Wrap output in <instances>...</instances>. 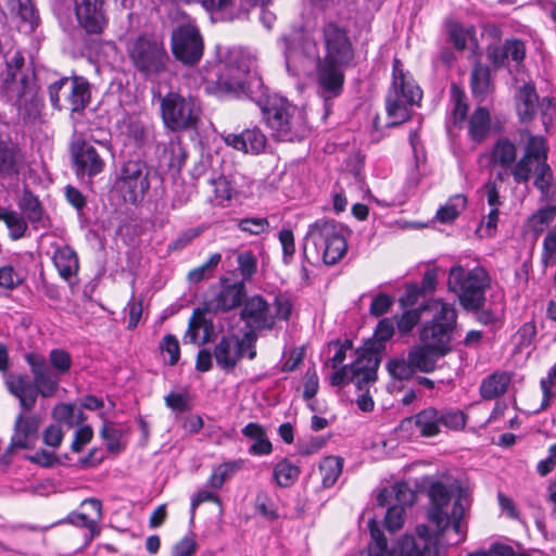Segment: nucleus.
Segmentation results:
<instances>
[{"mask_svg": "<svg viewBox=\"0 0 556 556\" xmlns=\"http://www.w3.org/2000/svg\"><path fill=\"white\" fill-rule=\"evenodd\" d=\"M240 319L248 328L247 332L253 334L262 330H271L275 326V316L270 312V305L260 294L247 295L241 306Z\"/></svg>", "mask_w": 556, "mask_h": 556, "instance_id": "22", "label": "nucleus"}, {"mask_svg": "<svg viewBox=\"0 0 556 556\" xmlns=\"http://www.w3.org/2000/svg\"><path fill=\"white\" fill-rule=\"evenodd\" d=\"M0 220H3L10 231L13 240H18L25 236L27 222L25 217L13 210H5L0 206Z\"/></svg>", "mask_w": 556, "mask_h": 556, "instance_id": "42", "label": "nucleus"}, {"mask_svg": "<svg viewBox=\"0 0 556 556\" xmlns=\"http://www.w3.org/2000/svg\"><path fill=\"white\" fill-rule=\"evenodd\" d=\"M466 198L462 194L452 197L444 206L437 212V218L442 223L454 220L466 206Z\"/></svg>", "mask_w": 556, "mask_h": 556, "instance_id": "50", "label": "nucleus"}, {"mask_svg": "<svg viewBox=\"0 0 556 556\" xmlns=\"http://www.w3.org/2000/svg\"><path fill=\"white\" fill-rule=\"evenodd\" d=\"M212 323L207 321L200 308L194 309L189 319L188 330L184 337L185 343L204 344L208 340Z\"/></svg>", "mask_w": 556, "mask_h": 556, "instance_id": "35", "label": "nucleus"}, {"mask_svg": "<svg viewBox=\"0 0 556 556\" xmlns=\"http://www.w3.org/2000/svg\"><path fill=\"white\" fill-rule=\"evenodd\" d=\"M422 98L420 88L415 84L409 72L404 71L400 59L394 58L392 64V87L386 99V109L391 125H399L409 118L410 108Z\"/></svg>", "mask_w": 556, "mask_h": 556, "instance_id": "10", "label": "nucleus"}, {"mask_svg": "<svg viewBox=\"0 0 556 556\" xmlns=\"http://www.w3.org/2000/svg\"><path fill=\"white\" fill-rule=\"evenodd\" d=\"M126 53L132 67L147 78L167 71L169 55L164 39L159 35L143 33L129 39Z\"/></svg>", "mask_w": 556, "mask_h": 556, "instance_id": "8", "label": "nucleus"}, {"mask_svg": "<svg viewBox=\"0 0 556 556\" xmlns=\"http://www.w3.org/2000/svg\"><path fill=\"white\" fill-rule=\"evenodd\" d=\"M160 349L169 355L168 364L174 366L179 361L180 349L179 342L174 334H166L160 343Z\"/></svg>", "mask_w": 556, "mask_h": 556, "instance_id": "60", "label": "nucleus"}, {"mask_svg": "<svg viewBox=\"0 0 556 556\" xmlns=\"http://www.w3.org/2000/svg\"><path fill=\"white\" fill-rule=\"evenodd\" d=\"M382 351L383 345L379 342H365L364 346L357 350L356 359L349 365L351 381L356 384L359 391L368 392V386L377 380V370Z\"/></svg>", "mask_w": 556, "mask_h": 556, "instance_id": "19", "label": "nucleus"}, {"mask_svg": "<svg viewBox=\"0 0 556 556\" xmlns=\"http://www.w3.org/2000/svg\"><path fill=\"white\" fill-rule=\"evenodd\" d=\"M75 410V405L70 403H60L53 408L52 416L55 420L72 427L76 421Z\"/></svg>", "mask_w": 556, "mask_h": 556, "instance_id": "61", "label": "nucleus"}, {"mask_svg": "<svg viewBox=\"0 0 556 556\" xmlns=\"http://www.w3.org/2000/svg\"><path fill=\"white\" fill-rule=\"evenodd\" d=\"M160 109L165 128L175 132L197 128L202 112L195 98L176 91L160 98Z\"/></svg>", "mask_w": 556, "mask_h": 556, "instance_id": "14", "label": "nucleus"}, {"mask_svg": "<svg viewBox=\"0 0 556 556\" xmlns=\"http://www.w3.org/2000/svg\"><path fill=\"white\" fill-rule=\"evenodd\" d=\"M227 64L229 74L227 77L220 75L217 79L219 87L237 97H247L255 102L263 111L267 99V90L256 73H251L252 61L247 58L240 49H231L228 52Z\"/></svg>", "mask_w": 556, "mask_h": 556, "instance_id": "5", "label": "nucleus"}, {"mask_svg": "<svg viewBox=\"0 0 556 556\" xmlns=\"http://www.w3.org/2000/svg\"><path fill=\"white\" fill-rule=\"evenodd\" d=\"M534 186L539 189L543 197L549 198L553 195L554 174L547 162L536 164Z\"/></svg>", "mask_w": 556, "mask_h": 556, "instance_id": "46", "label": "nucleus"}, {"mask_svg": "<svg viewBox=\"0 0 556 556\" xmlns=\"http://www.w3.org/2000/svg\"><path fill=\"white\" fill-rule=\"evenodd\" d=\"M54 265L62 278L70 280L79 268L76 252L68 245L56 249L53 255Z\"/></svg>", "mask_w": 556, "mask_h": 556, "instance_id": "36", "label": "nucleus"}, {"mask_svg": "<svg viewBox=\"0 0 556 556\" xmlns=\"http://www.w3.org/2000/svg\"><path fill=\"white\" fill-rule=\"evenodd\" d=\"M237 226L241 231L253 236H260L269 230V222L266 217L241 218L238 220Z\"/></svg>", "mask_w": 556, "mask_h": 556, "instance_id": "52", "label": "nucleus"}, {"mask_svg": "<svg viewBox=\"0 0 556 556\" xmlns=\"http://www.w3.org/2000/svg\"><path fill=\"white\" fill-rule=\"evenodd\" d=\"M343 468V458L327 456L319 464L321 482L325 488H331L337 482Z\"/></svg>", "mask_w": 556, "mask_h": 556, "instance_id": "41", "label": "nucleus"}, {"mask_svg": "<svg viewBox=\"0 0 556 556\" xmlns=\"http://www.w3.org/2000/svg\"><path fill=\"white\" fill-rule=\"evenodd\" d=\"M490 287L488 271L476 266L465 269L462 265H454L448 271V291L456 294L464 309L477 312L485 304V291Z\"/></svg>", "mask_w": 556, "mask_h": 556, "instance_id": "9", "label": "nucleus"}, {"mask_svg": "<svg viewBox=\"0 0 556 556\" xmlns=\"http://www.w3.org/2000/svg\"><path fill=\"white\" fill-rule=\"evenodd\" d=\"M227 146L245 153L260 154L266 147V137L257 127L245 129L240 134H228L224 137Z\"/></svg>", "mask_w": 556, "mask_h": 556, "instance_id": "27", "label": "nucleus"}, {"mask_svg": "<svg viewBox=\"0 0 556 556\" xmlns=\"http://www.w3.org/2000/svg\"><path fill=\"white\" fill-rule=\"evenodd\" d=\"M526 56V46L520 39H507L503 45H490L488 59L495 67H501L507 61L520 64Z\"/></svg>", "mask_w": 556, "mask_h": 556, "instance_id": "26", "label": "nucleus"}, {"mask_svg": "<svg viewBox=\"0 0 556 556\" xmlns=\"http://www.w3.org/2000/svg\"><path fill=\"white\" fill-rule=\"evenodd\" d=\"M263 116L273 137L279 141L292 142L307 134L304 112L286 98L273 96L267 99L263 106Z\"/></svg>", "mask_w": 556, "mask_h": 556, "instance_id": "7", "label": "nucleus"}, {"mask_svg": "<svg viewBox=\"0 0 556 556\" xmlns=\"http://www.w3.org/2000/svg\"><path fill=\"white\" fill-rule=\"evenodd\" d=\"M197 548L198 544L193 534L186 535L175 544L172 556H193Z\"/></svg>", "mask_w": 556, "mask_h": 556, "instance_id": "64", "label": "nucleus"}, {"mask_svg": "<svg viewBox=\"0 0 556 556\" xmlns=\"http://www.w3.org/2000/svg\"><path fill=\"white\" fill-rule=\"evenodd\" d=\"M150 169L142 160L123 162L115 179V187L125 202L137 204L150 188Z\"/></svg>", "mask_w": 556, "mask_h": 556, "instance_id": "15", "label": "nucleus"}, {"mask_svg": "<svg viewBox=\"0 0 556 556\" xmlns=\"http://www.w3.org/2000/svg\"><path fill=\"white\" fill-rule=\"evenodd\" d=\"M548 146L542 136L530 135L523 154L518 160L513 172V180L516 185L528 184L532 174V163L547 162Z\"/></svg>", "mask_w": 556, "mask_h": 556, "instance_id": "23", "label": "nucleus"}, {"mask_svg": "<svg viewBox=\"0 0 556 556\" xmlns=\"http://www.w3.org/2000/svg\"><path fill=\"white\" fill-rule=\"evenodd\" d=\"M540 384L543 392L541 409H545L551 405L553 399L555 397L553 387L556 386V363L549 369L547 376L541 379Z\"/></svg>", "mask_w": 556, "mask_h": 556, "instance_id": "57", "label": "nucleus"}, {"mask_svg": "<svg viewBox=\"0 0 556 556\" xmlns=\"http://www.w3.org/2000/svg\"><path fill=\"white\" fill-rule=\"evenodd\" d=\"M273 475L278 485L288 488L298 480L300 469L288 459H282L274 467Z\"/></svg>", "mask_w": 556, "mask_h": 556, "instance_id": "44", "label": "nucleus"}, {"mask_svg": "<svg viewBox=\"0 0 556 556\" xmlns=\"http://www.w3.org/2000/svg\"><path fill=\"white\" fill-rule=\"evenodd\" d=\"M47 92L54 110H67L72 115L83 113L91 101L90 84L78 75L60 77L48 85Z\"/></svg>", "mask_w": 556, "mask_h": 556, "instance_id": "13", "label": "nucleus"}, {"mask_svg": "<svg viewBox=\"0 0 556 556\" xmlns=\"http://www.w3.org/2000/svg\"><path fill=\"white\" fill-rule=\"evenodd\" d=\"M488 160L489 167L495 172V179L504 182L509 176L513 177L514 167L518 162L517 143L506 136L498 137L490 150L481 155Z\"/></svg>", "mask_w": 556, "mask_h": 556, "instance_id": "20", "label": "nucleus"}, {"mask_svg": "<svg viewBox=\"0 0 556 556\" xmlns=\"http://www.w3.org/2000/svg\"><path fill=\"white\" fill-rule=\"evenodd\" d=\"M71 154L78 177L92 178L104 170L105 161L97 148L86 141L77 140L72 144Z\"/></svg>", "mask_w": 556, "mask_h": 556, "instance_id": "24", "label": "nucleus"}, {"mask_svg": "<svg viewBox=\"0 0 556 556\" xmlns=\"http://www.w3.org/2000/svg\"><path fill=\"white\" fill-rule=\"evenodd\" d=\"M257 334L244 332L238 336H223L214 349V358L219 368L226 371L235 369L237 364L247 353L249 359L256 357Z\"/></svg>", "mask_w": 556, "mask_h": 556, "instance_id": "17", "label": "nucleus"}, {"mask_svg": "<svg viewBox=\"0 0 556 556\" xmlns=\"http://www.w3.org/2000/svg\"><path fill=\"white\" fill-rule=\"evenodd\" d=\"M388 507L386 518H384V526L386 528L391 531L395 532L400 530L404 525V508L399 505H391Z\"/></svg>", "mask_w": 556, "mask_h": 556, "instance_id": "59", "label": "nucleus"}, {"mask_svg": "<svg viewBox=\"0 0 556 556\" xmlns=\"http://www.w3.org/2000/svg\"><path fill=\"white\" fill-rule=\"evenodd\" d=\"M491 127L490 112L482 106L477 108L469 119V136L476 142H482Z\"/></svg>", "mask_w": 556, "mask_h": 556, "instance_id": "38", "label": "nucleus"}, {"mask_svg": "<svg viewBox=\"0 0 556 556\" xmlns=\"http://www.w3.org/2000/svg\"><path fill=\"white\" fill-rule=\"evenodd\" d=\"M75 15L79 26L89 35L102 34L109 24L103 0H76Z\"/></svg>", "mask_w": 556, "mask_h": 556, "instance_id": "25", "label": "nucleus"}, {"mask_svg": "<svg viewBox=\"0 0 556 556\" xmlns=\"http://www.w3.org/2000/svg\"><path fill=\"white\" fill-rule=\"evenodd\" d=\"M18 208L22 211L25 218L33 225L42 222L43 208L36 195L29 190H24L21 199L17 202Z\"/></svg>", "mask_w": 556, "mask_h": 556, "instance_id": "40", "label": "nucleus"}, {"mask_svg": "<svg viewBox=\"0 0 556 556\" xmlns=\"http://www.w3.org/2000/svg\"><path fill=\"white\" fill-rule=\"evenodd\" d=\"M538 109H540L541 119L546 131H549V127L553 125L556 118V105L553 99L545 97L541 100Z\"/></svg>", "mask_w": 556, "mask_h": 556, "instance_id": "62", "label": "nucleus"}, {"mask_svg": "<svg viewBox=\"0 0 556 556\" xmlns=\"http://www.w3.org/2000/svg\"><path fill=\"white\" fill-rule=\"evenodd\" d=\"M172 52L184 65L198 64L204 52V40L197 25L186 23L177 26L170 38Z\"/></svg>", "mask_w": 556, "mask_h": 556, "instance_id": "18", "label": "nucleus"}, {"mask_svg": "<svg viewBox=\"0 0 556 556\" xmlns=\"http://www.w3.org/2000/svg\"><path fill=\"white\" fill-rule=\"evenodd\" d=\"M100 434L105 441L109 452L117 454L124 450V445L121 443L122 434L118 429L104 425Z\"/></svg>", "mask_w": 556, "mask_h": 556, "instance_id": "58", "label": "nucleus"}, {"mask_svg": "<svg viewBox=\"0 0 556 556\" xmlns=\"http://www.w3.org/2000/svg\"><path fill=\"white\" fill-rule=\"evenodd\" d=\"M424 309L432 312L433 316L422 327L420 341L446 355L451 351L452 332L456 326V309L441 299L428 301Z\"/></svg>", "mask_w": 556, "mask_h": 556, "instance_id": "12", "label": "nucleus"}, {"mask_svg": "<svg viewBox=\"0 0 556 556\" xmlns=\"http://www.w3.org/2000/svg\"><path fill=\"white\" fill-rule=\"evenodd\" d=\"M510 383L506 372H496L482 380L480 394L484 400H493L504 394Z\"/></svg>", "mask_w": 556, "mask_h": 556, "instance_id": "37", "label": "nucleus"}, {"mask_svg": "<svg viewBox=\"0 0 556 556\" xmlns=\"http://www.w3.org/2000/svg\"><path fill=\"white\" fill-rule=\"evenodd\" d=\"M83 506H89L94 511V517H89L85 513H71L66 520L73 526L85 528L89 531V540L100 533L98 523L102 518V503L98 498H87L83 502Z\"/></svg>", "mask_w": 556, "mask_h": 556, "instance_id": "30", "label": "nucleus"}, {"mask_svg": "<svg viewBox=\"0 0 556 556\" xmlns=\"http://www.w3.org/2000/svg\"><path fill=\"white\" fill-rule=\"evenodd\" d=\"M324 54L315 40L300 36L283 37L286 66L292 75L305 72L306 63H315V81L318 96L327 103L341 94L345 71L354 60V48L346 29L336 22H326L321 29Z\"/></svg>", "mask_w": 556, "mask_h": 556, "instance_id": "1", "label": "nucleus"}, {"mask_svg": "<svg viewBox=\"0 0 556 556\" xmlns=\"http://www.w3.org/2000/svg\"><path fill=\"white\" fill-rule=\"evenodd\" d=\"M349 229L327 218L309 225L303 244V256L309 263L323 261L326 265L337 264L346 253Z\"/></svg>", "mask_w": 556, "mask_h": 556, "instance_id": "4", "label": "nucleus"}, {"mask_svg": "<svg viewBox=\"0 0 556 556\" xmlns=\"http://www.w3.org/2000/svg\"><path fill=\"white\" fill-rule=\"evenodd\" d=\"M11 13L16 14L22 22L33 30L39 24V15L33 0H5Z\"/></svg>", "mask_w": 556, "mask_h": 556, "instance_id": "39", "label": "nucleus"}, {"mask_svg": "<svg viewBox=\"0 0 556 556\" xmlns=\"http://www.w3.org/2000/svg\"><path fill=\"white\" fill-rule=\"evenodd\" d=\"M407 421L414 422L421 437L432 438L441 432L442 427L450 430L463 429L466 425V417L458 409H437L429 406L408 418Z\"/></svg>", "mask_w": 556, "mask_h": 556, "instance_id": "16", "label": "nucleus"}, {"mask_svg": "<svg viewBox=\"0 0 556 556\" xmlns=\"http://www.w3.org/2000/svg\"><path fill=\"white\" fill-rule=\"evenodd\" d=\"M49 367L55 374L62 378L67 375L72 368V356L71 354L63 349H53L49 352Z\"/></svg>", "mask_w": 556, "mask_h": 556, "instance_id": "49", "label": "nucleus"}, {"mask_svg": "<svg viewBox=\"0 0 556 556\" xmlns=\"http://www.w3.org/2000/svg\"><path fill=\"white\" fill-rule=\"evenodd\" d=\"M415 500V492L405 482H397L390 489H383L377 495V503L381 507L391 504L402 506L405 509V506L414 504Z\"/></svg>", "mask_w": 556, "mask_h": 556, "instance_id": "33", "label": "nucleus"}, {"mask_svg": "<svg viewBox=\"0 0 556 556\" xmlns=\"http://www.w3.org/2000/svg\"><path fill=\"white\" fill-rule=\"evenodd\" d=\"M23 278L10 265L0 267V287L12 290L21 285Z\"/></svg>", "mask_w": 556, "mask_h": 556, "instance_id": "63", "label": "nucleus"}, {"mask_svg": "<svg viewBox=\"0 0 556 556\" xmlns=\"http://www.w3.org/2000/svg\"><path fill=\"white\" fill-rule=\"evenodd\" d=\"M0 92L18 110L23 119H35L42 106L35 70L26 64L21 51L8 54L0 74Z\"/></svg>", "mask_w": 556, "mask_h": 556, "instance_id": "2", "label": "nucleus"}, {"mask_svg": "<svg viewBox=\"0 0 556 556\" xmlns=\"http://www.w3.org/2000/svg\"><path fill=\"white\" fill-rule=\"evenodd\" d=\"M247 298L244 281L231 282L226 277H220L217 289L212 296L204 302V311L212 314L229 313L241 307Z\"/></svg>", "mask_w": 556, "mask_h": 556, "instance_id": "21", "label": "nucleus"}, {"mask_svg": "<svg viewBox=\"0 0 556 556\" xmlns=\"http://www.w3.org/2000/svg\"><path fill=\"white\" fill-rule=\"evenodd\" d=\"M241 432L245 438L253 440V444L249 447L251 455H269L273 452L271 442L267 438L266 430L262 425L249 422Z\"/></svg>", "mask_w": 556, "mask_h": 556, "instance_id": "34", "label": "nucleus"}, {"mask_svg": "<svg viewBox=\"0 0 556 556\" xmlns=\"http://www.w3.org/2000/svg\"><path fill=\"white\" fill-rule=\"evenodd\" d=\"M33 378L25 374H9L5 378L8 391L18 399L23 410L34 409L37 397H52L56 394L61 378L50 369L45 356L29 352L24 356Z\"/></svg>", "mask_w": 556, "mask_h": 556, "instance_id": "3", "label": "nucleus"}, {"mask_svg": "<svg viewBox=\"0 0 556 556\" xmlns=\"http://www.w3.org/2000/svg\"><path fill=\"white\" fill-rule=\"evenodd\" d=\"M410 365L416 371L429 374L437 368L439 358L445 356L440 349H433L425 343L414 345L407 353Z\"/></svg>", "mask_w": 556, "mask_h": 556, "instance_id": "29", "label": "nucleus"}, {"mask_svg": "<svg viewBox=\"0 0 556 556\" xmlns=\"http://www.w3.org/2000/svg\"><path fill=\"white\" fill-rule=\"evenodd\" d=\"M238 269L243 280H250L257 269V260L251 251H244L237 257Z\"/></svg>", "mask_w": 556, "mask_h": 556, "instance_id": "55", "label": "nucleus"}, {"mask_svg": "<svg viewBox=\"0 0 556 556\" xmlns=\"http://www.w3.org/2000/svg\"><path fill=\"white\" fill-rule=\"evenodd\" d=\"M453 110L452 117L454 124H460L465 121L468 112V105L466 102V94L455 85L451 89Z\"/></svg>", "mask_w": 556, "mask_h": 556, "instance_id": "51", "label": "nucleus"}, {"mask_svg": "<svg viewBox=\"0 0 556 556\" xmlns=\"http://www.w3.org/2000/svg\"><path fill=\"white\" fill-rule=\"evenodd\" d=\"M25 166V157L21 149L5 140L0 139V178H16Z\"/></svg>", "mask_w": 556, "mask_h": 556, "instance_id": "28", "label": "nucleus"}, {"mask_svg": "<svg viewBox=\"0 0 556 556\" xmlns=\"http://www.w3.org/2000/svg\"><path fill=\"white\" fill-rule=\"evenodd\" d=\"M542 264L545 267L556 264V225L551 229L543 241Z\"/></svg>", "mask_w": 556, "mask_h": 556, "instance_id": "56", "label": "nucleus"}, {"mask_svg": "<svg viewBox=\"0 0 556 556\" xmlns=\"http://www.w3.org/2000/svg\"><path fill=\"white\" fill-rule=\"evenodd\" d=\"M198 2L212 14H219L223 18L233 20L239 17V12L233 11L235 0H198Z\"/></svg>", "mask_w": 556, "mask_h": 556, "instance_id": "48", "label": "nucleus"}, {"mask_svg": "<svg viewBox=\"0 0 556 556\" xmlns=\"http://www.w3.org/2000/svg\"><path fill=\"white\" fill-rule=\"evenodd\" d=\"M121 136L124 144L129 143L135 147H141L146 139V130L139 121H123L121 127Z\"/></svg>", "mask_w": 556, "mask_h": 556, "instance_id": "45", "label": "nucleus"}, {"mask_svg": "<svg viewBox=\"0 0 556 556\" xmlns=\"http://www.w3.org/2000/svg\"><path fill=\"white\" fill-rule=\"evenodd\" d=\"M540 102L535 87L532 84H525L520 87L516 93V108L519 119L522 123L531 122L535 116Z\"/></svg>", "mask_w": 556, "mask_h": 556, "instance_id": "32", "label": "nucleus"}, {"mask_svg": "<svg viewBox=\"0 0 556 556\" xmlns=\"http://www.w3.org/2000/svg\"><path fill=\"white\" fill-rule=\"evenodd\" d=\"M372 544L369 546L368 556H438V540L430 533L426 525L416 527V536L403 535L392 551L388 549V542L375 520L369 521Z\"/></svg>", "mask_w": 556, "mask_h": 556, "instance_id": "6", "label": "nucleus"}, {"mask_svg": "<svg viewBox=\"0 0 556 556\" xmlns=\"http://www.w3.org/2000/svg\"><path fill=\"white\" fill-rule=\"evenodd\" d=\"M387 370L393 379L400 381L409 380L416 372L408 356L391 358L387 363Z\"/></svg>", "mask_w": 556, "mask_h": 556, "instance_id": "47", "label": "nucleus"}, {"mask_svg": "<svg viewBox=\"0 0 556 556\" xmlns=\"http://www.w3.org/2000/svg\"><path fill=\"white\" fill-rule=\"evenodd\" d=\"M213 187L214 201L216 204H223L224 201L231 199L233 188L225 176H218L210 180Z\"/></svg>", "mask_w": 556, "mask_h": 556, "instance_id": "54", "label": "nucleus"}, {"mask_svg": "<svg viewBox=\"0 0 556 556\" xmlns=\"http://www.w3.org/2000/svg\"><path fill=\"white\" fill-rule=\"evenodd\" d=\"M38 430V421L35 417H24L20 414L14 422V433L7 454L12 453L13 448H28L29 441L35 437Z\"/></svg>", "mask_w": 556, "mask_h": 556, "instance_id": "31", "label": "nucleus"}, {"mask_svg": "<svg viewBox=\"0 0 556 556\" xmlns=\"http://www.w3.org/2000/svg\"><path fill=\"white\" fill-rule=\"evenodd\" d=\"M556 217V206L548 205L538 210L527 219V227L536 236L541 235Z\"/></svg>", "mask_w": 556, "mask_h": 556, "instance_id": "43", "label": "nucleus"}, {"mask_svg": "<svg viewBox=\"0 0 556 556\" xmlns=\"http://www.w3.org/2000/svg\"><path fill=\"white\" fill-rule=\"evenodd\" d=\"M471 89L475 94H484L490 87V71L482 65H476L471 72Z\"/></svg>", "mask_w": 556, "mask_h": 556, "instance_id": "53", "label": "nucleus"}, {"mask_svg": "<svg viewBox=\"0 0 556 556\" xmlns=\"http://www.w3.org/2000/svg\"><path fill=\"white\" fill-rule=\"evenodd\" d=\"M428 494L430 497L429 520L437 526L441 533L452 526L455 533L462 535L460 540H465L466 533L462 526V519L466 511L464 502L467 503V500L463 492H459L453 505L451 504V492L442 482L432 483Z\"/></svg>", "mask_w": 556, "mask_h": 556, "instance_id": "11", "label": "nucleus"}]
</instances>
